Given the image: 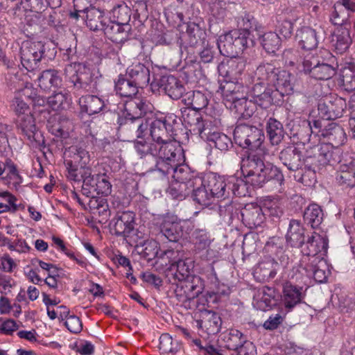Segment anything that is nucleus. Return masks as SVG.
Segmentation results:
<instances>
[{"label": "nucleus", "instance_id": "obj_59", "mask_svg": "<svg viewBox=\"0 0 355 355\" xmlns=\"http://www.w3.org/2000/svg\"><path fill=\"white\" fill-rule=\"evenodd\" d=\"M349 13L346 12L342 5L336 3L331 14L330 20L334 25L342 26L348 21Z\"/></svg>", "mask_w": 355, "mask_h": 355}, {"label": "nucleus", "instance_id": "obj_27", "mask_svg": "<svg viewBox=\"0 0 355 355\" xmlns=\"http://www.w3.org/2000/svg\"><path fill=\"white\" fill-rule=\"evenodd\" d=\"M304 296L302 287L294 285L291 282H286L284 284L282 302L287 309L291 310L300 304Z\"/></svg>", "mask_w": 355, "mask_h": 355}, {"label": "nucleus", "instance_id": "obj_47", "mask_svg": "<svg viewBox=\"0 0 355 355\" xmlns=\"http://www.w3.org/2000/svg\"><path fill=\"white\" fill-rule=\"evenodd\" d=\"M159 244L153 239L144 241L135 247L137 252L147 261H151L157 256Z\"/></svg>", "mask_w": 355, "mask_h": 355}, {"label": "nucleus", "instance_id": "obj_30", "mask_svg": "<svg viewBox=\"0 0 355 355\" xmlns=\"http://www.w3.org/2000/svg\"><path fill=\"white\" fill-rule=\"evenodd\" d=\"M220 89H221L225 105L226 104L230 105L245 96L243 92L244 87L239 83L225 80L224 83L220 84Z\"/></svg>", "mask_w": 355, "mask_h": 355}, {"label": "nucleus", "instance_id": "obj_36", "mask_svg": "<svg viewBox=\"0 0 355 355\" xmlns=\"http://www.w3.org/2000/svg\"><path fill=\"white\" fill-rule=\"evenodd\" d=\"M85 14L87 26L92 31H103L106 25L105 19L102 11L95 7L87 8L83 10Z\"/></svg>", "mask_w": 355, "mask_h": 355}, {"label": "nucleus", "instance_id": "obj_16", "mask_svg": "<svg viewBox=\"0 0 355 355\" xmlns=\"http://www.w3.org/2000/svg\"><path fill=\"white\" fill-rule=\"evenodd\" d=\"M197 111L189 107L185 108L182 110V117L184 124L189 127V130L199 135L202 138L205 136L206 132L209 130L211 123L209 121H204L200 114Z\"/></svg>", "mask_w": 355, "mask_h": 355}, {"label": "nucleus", "instance_id": "obj_34", "mask_svg": "<svg viewBox=\"0 0 355 355\" xmlns=\"http://www.w3.org/2000/svg\"><path fill=\"white\" fill-rule=\"evenodd\" d=\"M149 103L143 99L135 98L127 101L125 104L123 116L133 119H143L149 110Z\"/></svg>", "mask_w": 355, "mask_h": 355}, {"label": "nucleus", "instance_id": "obj_42", "mask_svg": "<svg viewBox=\"0 0 355 355\" xmlns=\"http://www.w3.org/2000/svg\"><path fill=\"white\" fill-rule=\"evenodd\" d=\"M324 213L317 204L309 205L304 210L303 218L305 223L315 229L318 227L323 220Z\"/></svg>", "mask_w": 355, "mask_h": 355}, {"label": "nucleus", "instance_id": "obj_4", "mask_svg": "<svg viewBox=\"0 0 355 355\" xmlns=\"http://www.w3.org/2000/svg\"><path fill=\"white\" fill-rule=\"evenodd\" d=\"M256 35L234 29L221 35L218 42L220 53L226 57H236L245 49L255 45Z\"/></svg>", "mask_w": 355, "mask_h": 355}, {"label": "nucleus", "instance_id": "obj_52", "mask_svg": "<svg viewBox=\"0 0 355 355\" xmlns=\"http://www.w3.org/2000/svg\"><path fill=\"white\" fill-rule=\"evenodd\" d=\"M261 44L265 51L268 53H275L281 46V39L275 32L261 33Z\"/></svg>", "mask_w": 355, "mask_h": 355}, {"label": "nucleus", "instance_id": "obj_50", "mask_svg": "<svg viewBox=\"0 0 355 355\" xmlns=\"http://www.w3.org/2000/svg\"><path fill=\"white\" fill-rule=\"evenodd\" d=\"M201 185L195 186L191 193L193 200L202 206L211 204L213 197L205 184V180L201 178Z\"/></svg>", "mask_w": 355, "mask_h": 355}, {"label": "nucleus", "instance_id": "obj_61", "mask_svg": "<svg viewBox=\"0 0 355 355\" xmlns=\"http://www.w3.org/2000/svg\"><path fill=\"white\" fill-rule=\"evenodd\" d=\"M96 187L94 191L98 194L107 196L111 193L112 185L105 174H98L96 176Z\"/></svg>", "mask_w": 355, "mask_h": 355}, {"label": "nucleus", "instance_id": "obj_29", "mask_svg": "<svg viewBox=\"0 0 355 355\" xmlns=\"http://www.w3.org/2000/svg\"><path fill=\"white\" fill-rule=\"evenodd\" d=\"M305 230L298 220L292 219L289 222L286 241L292 248H300L305 241Z\"/></svg>", "mask_w": 355, "mask_h": 355}, {"label": "nucleus", "instance_id": "obj_10", "mask_svg": "<svg viewBox=\"0 0 355 355\" xmlns=\"http://www.w3.org/2000/svg\"><path fill=\"white\" fill-rule=\"evenodd\" d=\"M118 123V132L123 140L134 141L136 139H141L145 141L142 137L148 125L144 119L121 116L119 118Z\"/></svg>", "mask_w": 355, "mask_h": 355}, {"label": "nucleus", "instance_id": "obj_19", "mask_svg": "<svg viewBox=\"0 0 355 355\" xmlns=\"http://www.w3.org/2000/svg\"><path fill=\"white\" fill-rule=\"evenodd\" d=\"M175 254L179 255L180 252L173 250H168L165 252V254L172 259L173 262L172 263V266L175 268L176 272H175V278L178 281H183L187 279H190L193 276L191 275V272L193 268V261L190 258H186L182 259V258H178L176 259V256Z\"/></svg>", "mask_w": 355, "mask_h": 355}, {"label": "nucleus", "instance_id": "obj_55", "mask_svg": "<svg viewBox=\"0 0 355 355\" xmlns=\"http://www.w3.org/2000/svg\"><path fill=\"white\" fill-rule=\"evenodd\" d=\"M188 44L191 46H196L200 44H205V33L196 23L188 25L187 30Z\"/></svg>", "mask_w": 355, "mask_h": 355}, {"label": "nucleus", "instance_id": "obj_54", "mask_svg": "<svg viewBox=\"0 0 355 355\" xmlns=\"http://www.w3.org/2000/svg\"><path fill=\"white\" fill-rule=\"evenodd\" d=\"M171 173L175 181L179 182H191L193 179L201 178L191 171L187 165L180 164L173 167Z\"/></svg>", "mask_w": 355, "mask_h": 355}, {"label": "nucleus", "instance_id": "obj_63", "mask_svg": "<svg viewBox=\"0 0 355 355\" xmlns=\"http://www.w3.org/2000/svg\"><path fill=\"white\" fill-rule=\"evenodd\" d=\"M277 94L272 89H268L266 92L259 95L253 101L254 103L263 108H267L273 103H277V101H275Z\"/></svg>", "mask_w": 355, "mask_h": 355}, {"label": "nucleus", "instance_id": "obj_25", "mask_svg": "<svg viewBox=\"0 0 355 355\" xmlns=\"http://www.w3.org/2000/svg\"><path fill=\"white\" fill-rule=\"evenodd\" d=\"M279 159L290 171H295L301 168L302 155L301 151L294 146H288L279 153Z\"/></svg>", "mask_w": 355, "mask_h": 355}, {"label": "nucleus", "instance_id": "obj_28", "mask_svg": "<svg viewBox=\"0 0 355 355\" xmlns=\"http://www.w3.org/2000/svg\"><path fill=\"white\" fill-rule=\"evenodd\" d=\"M336 181L345 188L355 187V160L349 164H340L336 173Z\"/></svg>", "mask_w": 355, "mask_h": 355}, {"label": "nucleus", "instance_id": "obj_33", "mask_svg": "<svg viewBox=\"0 0 355 355\" xmlns=\"http://www.w3.org/2000/svg\"><path fill=\"white\" fill-rule=\"evenodd\" d=\"M201 178H195L191 182L175 181L169 187V193L174 198H184L192 193L195 186L201 185Z\"/></svg>", "mask_w": 355, "mask_h": 355}, {"label": "nucleus", "instance_id": "obj_3", "mask_svg": "<svg viewBox=\"0 0 355 355\" xmlns=\"http://www.w3.org/2000/svg\"><path fill=\"white\" fill-rule=\"evenodd\" d=\"M255 77L268 87H272L281 96L290 95L294 91L295 78L288 71L275 66L271 62H262L255 70Z\"/></svg>", "mask_w": 355, "mask_h": 355}, {"label": "nucleus", "instance_id": "obj_24", "mask_svg": "<svg viewBox=\"0 0 355 355\" xmlns=\"http://www.w3.org/2000/svg\"><path fill=\"white\" fill-rule=\"evenodd\" d=\"M159 85L171 98H183L185 88L181 81L174 76H162L159 81Z\"/></svg>", "mask_w": 355, "mask_h": 355}, {"label": "nucleus", "instance_id": "obj_35", "mask_svg": "<svg viewBox=\"0 0 355 355\" xmlns=\"http://www.w3.org/2000/svg\"><path fill=\"white\" fill-rule=\"evenodd\" d=\"M71 124L69 119L60 114L51 116L47 122V128L51 134L56 137H67L69 125Z\"/></svg>", "mask_w": 355, "mask_h": 355}, {"label": "nucleus", "instance_id": "obj_44", "mask_svg": "<svg viewBox=\"0 0 355 355\" xmlns=\"http://www.w3.org/2000/svg\"><path fill=\"white\" fill-rule=\"evenodd\" d=\"M266 132L272 145L279 144L284 137L283 125L277 119L270 118L266 123Z\"/></svg>", "mask_w": 355, "mask_h": 355}, {"label": "nucleus", "instance_id": "obj_6", "mask_svg": "<svg viewBox=\"0 0 355 355\" xmlns=\"http://www.w3.org/2000/svg\"><path fill=\"white\" fill-rule=\"evenodd\" d=\"M54 49L42 42L24 41L20 48L21 63L27 71H33L39 67L42 58L51 59L55 55Z\"/></svg>", "mask_w": 355, "mask_h": 355}, {"label": "nucleus", "instance_id": "obj_39", "mask_svg": "<svg viewBox=\"0 0 355 355\" xmlns=\"http://www.w3.org/2000/svg\"><path fill=\"white\" fill-rule=\"evenodd\" d=\"M232 58L226 62H221L218 65V71L220 76L226 78H232L241 73L244 68V63L242 60L231 57Z\"/></svg>", "mask_w": 355, "mask_h": 355}, {"label": "nucleus", "instance_id": "obj_41", "mask_svg": "<svg viewBox=\"0 0 355 355\" xmlns=\"http://www.w3.org/2000/svg\"><path fill=\"white\" fill-rule=\"evenodd\" d=\"M182 101L184 105L194 110H200L208 105V99L206 95L200 91L187 92L184 95Z\"/></svg>", "mask_w": 355, "mask_h": 355}, {"label": "nucleus", "instance_id": "obj_58", "mask_svg": "<svg viewBox=\"0 0 355 355\" xmlns=\"http://www.w3.org/2000/svg\"><path fill=\"white\" fill-rule=\"evenodd\" d=\"M342 83L345 90H355V64H349L342 70Z\"/></svg>", "mask_w": 355, "mask_h": 355}, {"label": "nucleus", "instance_id": "obj_45", "mask_svg": "<svg viewBox=\"0 0 355 355\" xmlns=\"http://www.w3.org/2000/svg\"><path fill=\"white\" fill-rule=\"evenodd\" d=\"M239 30L255 35L256 38L261 37L263 33V26L257 22L256 19L250 14H245L238 21Z\"/></svg>", "mask_w": 355, "mask_h": 355}, {"label": "nucleus", "instance_id": "obj_26", "mask_svg": "<svg viewBox=\"0 0 355 355\" xmlns=\"http://www.w3.org/2000/svg\"><path fill=\"white\" fill-rule=\"evenodd\" d=\"M130 29V25L123 26L110 21L107 24H106L103 31L109 40L114 43L121 44L128 40Z\"/></svg>", "mask_w": 355, "mask_h": 355}, {"label": "nucleus", "instance_id": "obj_20", "mask_svg": "<svg viewBox=\"0 0 355 355\" xmlns=\"http://www.w3.org/2000/svg\"><path fill=\"white\" fill-rule=\"evenodd\" d=\"M185 224H179L178 221L173 220L169 216L164 217L159 225L157 238L161 240L165 238L171 242H177L182 236L181 228Z\"/></svg>", "mask_w": 355, "mask_h": 355}, {"label": "nucleus", "instance_id": "obj_56", "mask_svg": "<svg viewBox=\"0 0 355 355\" xmlns=\"http://www.w3.org/2000/svg\"><path fill=\"white\" fill-rule=\"evenodd\" d=\"M277 266H278V263L273 260L263 262L255 269L254 274L259 275L261 280H269L275 277Z\"/></svg>", "mask_w": 355, "mask_h": 355}, {"label": "nucleus", "instance_id": "obj_9", "mask_svg": "<svg viewBox=\"0 0 355 355\" xmlns=\"http://www.w3.org/2000/svg\"><path fill=\"white\" fill-rule=\"evenodd\" d=\"M296 270L302 275L313 278L320 284L325 282L330 274L328 265L322 257H313L311 261H309V258L301 259Z\"/></svg>", "mask_w": 355, "mask_h": 355}, {"label": "nucleus", "instance_id": "obj_1", "mask_svg": "<svg viewBox=\"0 0 355 355\" xmlns=\"http://www.w3.org/2000/svg\"><path fill=\"white\" fill-rule=\"evenodd\" d=\"M135 148L141 157L147 155L154 157L155 165L153 170L164 176L171 174L173 167L184 162L181 146L171 140L163 143H148L137 140L135 143Z\"/></svg>", "mask_w": 355, "mask_h": 355}, {"label": "nucleus", "instance_id": "obj_14", "mask_svg": "<svg viewBox=\"0 0 355 355\" xmlns=\"http://www.w3.org/2000/svg\"><path fill=\"white\" fill-rule=\"evenodd\" d=\"M175 290V295L180 302H187L197 297L202 291L201 279L194 276L190 279L179 281Z\"/></svg>", "mask_w": 355, "mask_h": 355}, {"label": "nucleus", "instance_id": "obj_15", "mask_svg": "<svg viewBox=\"0 0 355 355\" xmlns=\"http://www.w3.org/2000/svg\"><path fill=\"white\" fill-rule=\"evenodd\" d=\"M135 218L132 211L118 212L110 223V230L116 236H128L135 228Z\"/></svg>", "mask_w": 355, "mask_h": 355}, {"label": "nucleus", "instance_id": "obj_22", "mask_svg": "<svg viewBox=\"0 0 355 355\" xmlns=\"http://www.w3.org/2000/svg\"><path fill=\"white\" fill-rule=\"evenodd\" d=\"M323 33L321 28H313L303 26L297 31L296 39L302 49L313 50L317 47L320 34Z\"/></svg>", "mask_w": 355, "mask_h": 355}, {"label": "nucleus", "instance_id": "obj_8", "mask_svg": "<svg viewBox=\"0 0 355 355\" xmlns=\"http://www.w3.org/2000/svg\"><path fill=\"white\" fill-rule=\"evenodd\" d=\"M234 139L239 146L253 150L261 146L264 135L261 130L255 126L240 124L234 129Z\"/></svg>", "mask_w": 355, "mask_h": 355}, {"label": "nucleus", "instance_id": "obj_40", "mask_svg": "<svg viewBox=\"0 0 355 355\" xmlns=\"http://www.w3.org/2000/svg\"><path fill=\"white\" fill-rule=\"evenodd\" d=\"M202 139H206L210 143V145L213 144L220 151H227L233 146L230 137L222 132H212L210 128L206 132L205 136L202 137Z\"/></svg>", "mask_w": 355, "mask_h": 355}, {"label": "nucleus", "instance_id": "obj_7", "mask_svg": "<svg viewBox=\"0 0 355 355\" xmlns=\"http://www.w3.org/2000/svg\"><path fill=\"white\" fill-rule=\"evenodd\" d=\"M178 120V116L174 114H168L153 120L150 126V133L152 137L150 143H163L171 140L170 137L173 135ZM148 142L150 143V141Z\"/></svg>", "mask_w": 355, "mask_h": 355}, {"label": "nucleus", "instance_id": "obj_62", "mask_svg": "<svg viewBox=\"0 0 355 355\" xmlns=\"http://www.w3.org/2000/svg\"><path fill=\"white\" fill-rule=\"evenodd\" d=\"M301 171L295 175V178L298 177L297 180L306 187L313 186L316 182L315 170L311 168H305L304 166Z\"/></svg>", "mask_w": 355, "mask_h": 355}, {"label": "nucleus", "instance_id": "obj_18", "mask_svg": "<svg viewBox=\"0 0 355 355\" xmlns=\"http://www.w3.org/2000/svg\"><path fill=\"white\" fill-rule=\"evenodd\" d=\"M17 127L31 143L35 142L37 146H41L44 143L42 135L37 130L35 119L31 113L18 118Z\"/></svg>", "mask_w": 355, "mask_h": 355}, {"label": "nucleus", "instance_id": "obj_48", "mask_svg": "<svg viewBox=\"0 0 355 355\" xmlns=\"http://www.w3.org/2000/svg\"><path fill=\"white\" fill-rule=\"evenodd\" d=\"M226 107L235 112L243 119H248L252 116L254 112V105L248 101L245 96L234 101L230 105L226 104Z\"/></svg>", "mask_w": 355, "mask_h": 355}, {"label": "nucleus", "instance_id": "obj_60", "mask_svg": "<svg viewBox=\"0 0 355 355\" xmlns=\"http://www.w3.org/2000/svg\"><path fill=\"white\" fill-rule=\"evenodd\" d=\"M246 340L243 334L237 329H231L227 335L226 343L227 347L235 351Z\"/></svg>", "mask_w": 355, "mask_h": 355}, {"label": "nucleus", "instance_id": "obj_12", "mask_svg": "<svg viewBox=\"0 0 355 355\" xmlns=\"http://www.w3.org/2000/svg\"><path fill=\"white\" fill-rule=\"evenodd\" d=\"M347 103L341 97H331L320 101L318 105V115L324 120H335L343 116Z\"/></svg>", "mask_w": 355, "mask_h": 355}, {"label": "nucleus", "instance_id": "obj_37", "mask_svg": "<svg viewBox=\"0 0 355 355\" xmlns=\"http://www.w3.org/2000/svg\"><path fill=\"white\" fill-rule=\"evenodd\" d=\"M115 90L123 97L132 98L138 92L139 86L125 74H120L114 81Z\"/></svg>", "mask_w": 355, "mask_h": 355}, {"label": "nucleus", "instance_id": "obj_17", "mask_svg": "<svg viewBox=\"0 0 355 355\" xmlns=\"http://www.w3.org/2000/svg\"><path fill=\"white\" fill-rule=\"evenodd\" d=\"M205 180V184L213 198H222L225 200L230 198L229 191V178L227 179L215 173H209Z\"/></svg>", "mask_w": 355, "mask_h": 355}, {"label": "nucleus", "instance_id": "obj_57", "mask_svg": "<svg viewBox=\"0 0 355 355\" xmlns=\"http://www.w3.org/2000/svg\"><path fill=\"white\" fill-rule=\"evenodd\" d=\"M262 296L258 302V306L260 309L266 311L276 305L275 290L274 288L263 286L261 290Z\"/></svg>", "mask_w": 355, "mask_h": 355}, {"label": "nucleus", "instance_id": "obj_43", "mask_svg": "<svg viewBox=\"0 0 355 355\" xmlns=\"http://www.w3.org/2000/svg\"><path fill=\"white\" fill-rule=\"evenodd\" d=\"M39 86L44 90H49L52 87L56 88L61 85L62 78L55 69L43 71L38 77Z\"/></svg>", "mask_w": 355, "mask_h": 355}, {"label": "nucleus", "instance_id": "obj_11", "mask_svg": "<svg viewBox=\"0 0 355 355\" xmlns=\"http://www.w3.org/2000/svg\"><path fill=\"white\" fill-rule=\"evenodd\" d=\"M298 69L316 80H329L336 73L335 69L331 65L320 63L313 56L305 57Z\"/></svg>", "mask_w": 355, "mask_h": 355}, {"label": "nucleus", "instance_id": "obj_53", "mask_svg": "<svg viewBox=\"0 0 355 355\" xmlns=\"http://www.w3.org/2000/svg\"><path fill=\"white\" fill-rule=\"evenodd\" d=\"M199 323H200V328L205 329L209 334H215L220 330L221 320L217 313L209 311Z\"/></svg>", "mask_w": 355, "mask_h": 355}, {"label": "nucleus", "instance_id": "obj_46", "mask_svg": "<svg viewBox=\"0 0 355 355\" xmlns=\"http://www.w3.org/2000/svg\"><path fill=\"white\" fill-rule=\"evenodd\" d=\"M131 9L124 2L115 6L110 12V21L117 22L123 26L130 25L129 21L131 17Z\"/></svg>", "mask_w": 355, "mask_h": 355}, {"label": "nucleus", "instance_id": "obj_13", "mask_svg": "<svg viewBox=\"0 0 355 355\" xmlns=\"http://www.w3.org/2000/svg\"><path fill=\"white\" fill-rule=\"evenodd\" d=\"M301 248L303 254L302 259L309 258V261L313 257H322L326 254L328 248V239L318 234H313L309 236L306 241H304Z\"/></svg>", "mask_w": 355, "mask_h": 355}, {"label": "nucleus", "instance_id": "obj_38", "mask_svg": "<svg viewBox=\"0 0 355 355\" xmlns=\"http://www.w3.org/2000/svg\"><path fill=\"white\" fill-rule=\"evenodd\" d=\"M79 105L82 112L89 115L99 113L104 107V101L97 96L86 95L79 98Z\"/></svg>", "mask_w": 355, "mask_h": 355}, {"label": "nucleus", "instance_id": "obj_23", "mask_svg": "<svg viewBox=\"0 0 355 355\" xmlns=\"http://www.w3.org/2000/svg\"><path fill=\"white\" fill-rule=\"evenodd\" d=\"M321 138L336 148L343 145L347 140L344 129L336 123H331L326 125L321 131Z\"/></svg>", "mask_w": 355, "mask_h": 355}, {"label": "nucleus", "instance_id": "obj_51", "mask_svg": "<svg viewBox=\"0 0 355 355\" xmlns=\"http://www.w3.org/2000/svg\"><path fill=\"white\" fill-rule=\"evenodd\" d=\"M250 182L244 180L241 178H238L234 176L229 177V191H230V196H235L237 197H245L249 195V185L248 183Z\"/></svg>", "mask_w": 355, "mask_h": 355}, {"label": "nucleus", "instance_id": "obj_49", "mask_svg": "<svg viewBox=\"0 0 355 355\" xmlns=\"http://www.w3.org/2000/svg\"><path fill=\"white\" fill-rule=\"evenodd\" d=\"M6 166L8 173L5 177H2L1 180L5 184H7L8 187L12 186L17 189L22 182V178L18 172L17 166L10 159L6 160Z\"/></svg>", "mask_w": 355, "mask_h": 355}, {"label": "nucleus", "instance_id": "obj_64", "mask_svg": "<svg viewBox=\"0 0 355 355\" xmlns=\"http://www.w3.org/2000/svg\"><path fill=\"white\" fill-rule=\"evenodd\" d=\"M227 201H221L218 206V211L220 216L223 218L228 217L232 219L234 215L238 214L239 209L232 204L230 198Z\"/></svg>", "mask_w": 355, "mask_h": 355}, {"label": "nucleus", "instance_id": "obj_5", "mask_svg": "<svg viewBox=\"0 0 355 355\" xmlns=\"http://www.w3.org/2000/svg\"><path fill=\"white\" fill-rule=\"evenodd\" d=\"M64 74L73 85V90L77 95L83 92H94L96 89V81L90 69L80 63L73 62L64 69Z\"/></svg>", "mask_w": 355, "mask_h": 355}, {"label": "nucleus", "instance_id": "obj_32", "mask_svg": "<svg viewBox=\"0 0 355 355\" xmlns=\"http://www.w3.org/2000/svg\"><path fill=\"white\" fill-rule=\"evenodd\" d=\"M318 153V159L321 165H333L340 162V150L325 143L315 148Z\"/></svg>", "mask_w": 355, "mask_h": 355}, {"label": "nucleus", "instance_id": "obj_21", "mask_svg": "<svg viewBox=\"0 0 355 355\" xmlns=\"http://www.w3.org/2000/svg\"><path fill=\"white\" fill-rule=\"evenodd\" d=\"M242 221L250 229L260 226L265 220V212L255 203L247 204L241 210Z\"/></svg>", "mask_w": 355, "mask_h": 355}, {"label": "nucleus", "instance_id": "obj_31", "mask_svg": "<svg viewBox=\"0 0 355 355\" xmlns=\"http://www.w3.org/2000/svg\"><path fill=\"white\" fill-rule=\"evenodd\" d=\"M128 76L139 87L147 85L150 80V71L143 64H133L126 71Z\"/></svg>", "mask_w": 355, "mask_h": 355}, {"label": "nucleus", "instance_id": "obj_2", "mask_svg": "<svg viewBox=\"0 0 355 355\" xmlns=\"http://www.w3.org/2000/svg\"><path fill=\"white\" fill-rule=\"evenodd\" d=\"M241 170L248 182L254 187H262L269 183L280 189L284 182V175L276 166L271 164H265L257 155H251L243 160Z\"/></svg>", "mask_w": 355, "mask_h": 355}]
</instances>
